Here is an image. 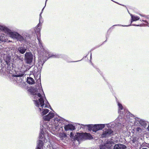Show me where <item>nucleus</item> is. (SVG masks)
Here are the masks:
<instances>
[{
    "label": "nucleus",
    "instance_id": "33",
    "mask_svg": "<svg viewBox=\"0 0 149 149\" xmlns=\"http://www.w3.org/2000/svg\"><path fill=\"white\" fill-rule=\"evenodd\" d=\"M38 30V31L39 32V33L40 31V29H39L38 28V29H37V30Z\"/></svg>",
    "mask_w": 149,
    "mask_h": 149
},
{
    "label": "nucleus",
    "instance_id": "14",
    "mask_svg": "<svg viewBox=\"0 0 149 149\" xmlns=\"http://www.w3.org/2000/svg\"><path fill=\"white\" fill-rule=\"evenodd\" d=\"M18 34V33H17L11 32V33H9V35L12 38L16 39Z\"/></svg>",
    "mask_w": 149,
    "mask_h": 149
},
{
    "label": "nucleus",
    "instance_id": "36",
    "mask_svg": "<svg viewBox=\"0 0 149 149\" xmlns=\"http://www.w3.org/2000/svg\"><path fill=\"white\" fill-rule=\"evenodd\" d=\"M142 149H147L146 148H143Z\"/></svg>",
    "mask_w": 149,
    "mask_h": 149
},
{
    "label": "nucleus",
    "instance_id": "26",
    "mask_svg": "<svg viewBox=\"0 0 149 149\" xmlns=\"http://www.w3.org/2000/svg\"><path fill=\"white\" fill-rule=\"evenodd\" d=\"M143 146L148 147L149 148V144L145 143L144 144H142Z\"/></svg>",
    "mask_w": 149,
    "mask_h": 149
},
{
    "label": "nucleus",
    "instance_id": "25",
    "mask_svg": "<svg viewBox=\"0 0 149 149\" xmlns=\"http://www.w3.org/2000/svg\"><path fill=\"white\" fill-rule=\"evenodd\" d=\"M118 106L119 107V109L120 110H122L123 109V107L122 106V105L120 103H118Z\"/></svg>",
    "mask_w": 149,
    "mask_h": 149
},
{
    "label": "nucleus",
    "instance_id": "24",
    "mask_svg": "<svg viewBox=\"0 0 149 149\" xmlns=\"http://www.w3.org/2000/svg\"><path fill=\"white\" fill-rule=\"evenodd\" d=\"M141 129L139 127H137L136 128V132L139 133V132H141Z\"/></svg>",
    "mask_w": 149,
    "mask_h": 149
},
{
    "label": "nucleus",
    "instance_id": "31",
    "mask_svg": "<svg viewBox=\"0 0 149 149\" xmlns=\"http://www.w3.org/2000/svg\"><path fill=\"white\" fill-rule=\"evenodd\" d=\"M62 136H63V137H64V138L66 137L67 136L66 135L65 133H63V134H62Z\"/></svg>",
    "mask_w": 149,
    "mask_h": 149
},
{
    "label": "nucleus",
    "instance_id": "38",
    "mask_svg": "<svg viewBox=\"0 0 149 149\" xmlns=\"http://www.w3.org/2000/svg\"><path fill=\"white\" fill-rule=\"evenodd\" d=\"M39 25V24H38L37 25V26H38V25Z\"/></svg>",
    "mask_w": 149,
    "mask_h": 149
},
{
    "label": "nucleus",
    "instance_id": "28",
    "mask_svg": "<svg viewBox=\"0 0 149 149\" xmlns=\"http://www.w3.org/2000/svg\"><path fill=\"white\" fill-rule=\"evenodd\" d=\"M5 26H0V30L3 31L4 30Z\"/></svg>",
    "mask_w": 149,
    "mask_h": 149
},
{
    "label": "nucleus",
    "instance_id": "23",
    "mask_svg": "<svg viewBox=\"0 0 149 149\" xmlns=\"http://www.w3.org/2000/svg\"><path fill=\"white\" fill-rule=\"evenodd\" d=\"M24 73H22V74H19L18 75L13 74V76L15 77H22L24 76Z\"/></svg>",
    "mask_w": 149,
    "mask_h": 149
},
{
    "label": "nucleus",
    "instance_id": "35",
    "mask_svg": "<svg viewBox=\"0 0 149 149\" xmlns=\"http://www.w3.org/2000/svg\"><path fill=\"white\" fill-rule=\"evenodd\" d=\"M148 130L149 131V126H148Z\"/></svg>",
    "mask_w": 149,
    "mask_h": 149
},
{
    "label": "nucleus",
    "instance_id": "13",
    "mask_svg": "<svg viewBox=\"0 0 149 149\" xmlns=\"http://www.w3.org/2000/svg\"><path fill=\"white\" fill-rule=\"evenodd\" d=\"M43 146V141L41 140H39L36 149H42Z\"/></svg>",
    "mask_w": 149,
    "mask_h": 149
},
{
    "label": "nucleus",
    "instance_id": "21",
    "mask_svg": "<svg viewBox=\"0 0 149 149\" xmlns=\"http://www.w3.org/2000/svg\"><path fill=\"white\" fill-rule=\"evenodd\" d=\"M49 110L47 109H43V110L41 114L43 116L45 115L47 113L49 112Z\"/></svg>",
    "mask_w": 149,
    "mask_h": 149
},
{
    "label": "nucleus",
    "instance_id": "5",
    "mask_svg": "<svg viewBox=\"0 0 149 149\" xmlns=\"http://www.w3.org/2000/svg\"><path fill=\"white\" fill-rule=\"evenodd\" d=\"M54 116V113L49 112L47 115L43 117L44 120L45 121H49Z\"/></svg>",
    "mask_w": 149,
    "mask_h": 149
},
{
    "label": "nucleus",
    "instance_id": "37",
    "mask_svg": "<svg viewBox=\"0 0 149 149\" xmlns=\"http://www.w3.org/2000/svg\"><path fill=\"white\" fill-rule=\"evenodd\" d=\"M17 82L18 81H17V80H15Z\"/></svg>",
    "mask_w": 149,
    "mask_h": 149
},
{
    "label": "nucleus",
    "instance_id": "1",
    "mask_svg": "<svg viewBox=\"0 0 149 149\" xmlns=\"http://www.w3.org/2000/svg\"><path fill=\"white\" fill-rule=\"evenodd\" d=\"M86 126L89 130H92L95 132L99 130H102L105 127V125L103 124H96L94 125H88Z\"/></svg>",
    "mask_w": 149,
    "mask_h": 149
},
{
    "label": "nucleus",
    "instance_id": "40",
    "mask_svg": "<svg viewBox=\"0 0 149 149\" xmlns=\"http://www.w3.org/2000/svg\"><path fill=\"white\" fill-rule=\"evenodd\" d=\"M47 107L46 106V105H45V107Z\"/></svg>",
    "mask_w": 149,
    "mask_h": 149
},
{
    "label": "nucleus",
    "instance_id": "30",
    "mask_svg": "<svg viewBox=\"0 0 149 149\" xmlns=\"http://www.w3.org/2000/svg\"><path fill=\"white\" fill-rule=\"evenodd\" d=\"M70 137L71 138H73L74 137V134H73L72 132H71L70 133Z\"/></svg>",
    "mask_w": 149,
    "mask_h": 149
},
{
    "label": "nucleus",
    "instance_id": "6",
    "mask_svg": "<svg viewBox=\"0 0 149 149\" xmlns=\"http://www.w3.org/2000/svg\"><path fill=\"white\" fill-rule=\"evenodd\" d=\"M38 97H40L38 99V100L40 103V106L42 107L44 106L45 104L44 101L41 95L39 93H37V95Z\"/></svg>",
    "mask_w": 149,
    "mask_h": 149
},
{
    "label": "nucleus",
    "instance_id": "39",
    "mask_svg": "<svg viewBox=\"0 0 149 149\" xmlns=\"http://www.w3.org/2000/svg\"><path fill=\"white\" fill-rule=\"evenodd\" d=\"M47 0H46V2H45V4H46V2Z\"/></svg>",
    "mask_w": 149,
    "mask_h": 149
},
{
    "label": "nucleus",
    "instance_id": "27",
    "mask_svg": "<svg viewBox=\"0 0 149 149\" xmlns=\"http://www.w3.org/2000/svg\"><path fill=\"white\" fill-rule=\"evenodd\" d=\"M32 94L34 95H37V90H36L35 91L32 92Z\"/></svg>",
    "mask_w": 149,
    "mask_h": 149
},
{
    "label": "nucleus",
    "instance_id": "15",
    "mask_svg": "<svg viewBox=\"0 0 149 149\" xmlns=\"http://www.w3.org/2000/svg\"><path fill=\"white\" fill-rule=\"evenodd\" d=\"M34 99H36V100H34L33 101L34 102L36 106L38 107H39L40 104V102H39V100L38 101L37 100L38 99V97L37 96H34Z\"/></svg>",
    "mask_w": 149,
    "mask_h": 149
},
{
    "label": "nucleus",
    "instance_id": "17",
    "mask_svg": "<svg viewBox=\"0 0 149 149\" xmlns=\"http://www.w3.org/2000/svg\"><path fill=\"white\" fill-rule=\"evenodd\" d=\"M84 139H91L92 137L91 135L87 133H84Z\"/></svg>",
    "mask_w": 149,
    "mask_h": 149
},
{
    "label": "nucleus",
    "instance_id": "19",
    "mask_svg": "<svg viewBox=\"0 0 149 149\" xmlns=\"http://www.w3.org/2000/svg\"><path fill=\"white\" fill-rule=\"evenodd\" d=\"M3 31L9 35V33L11 32V30L7 27L5 26Z\"/></svg>",
    "mask_w": 149,
    "mask_h": 149
},
{
    "label": "nucleus",
    "instance_id": "20",
    "mask_svg": "<svg viewBox=\"0 0 149 149\" xmlns=\"http://www.w3.org/2000/svg\"><path fill=\"white\" fill-rule=\"evenodd\" d=\"M44 132L42 131H41V132H40L39 134V139L40 140H41L42 139L43 137L44 136Z\"/></svg>",
    "mask_w": 149,
    "mask_h": 149
},
{
    "label": "nucleus",
    "instance_id": "7",
    "mask_svg": "<svg viewBox=\"0 0 149 149\" xmlns=\"http://www.w3.org/2000/svg\"><path fill=\"white\" fill-rule=\"evenodd\" d=\"M65 131L73 130L75 129V127L72 124H69L65 125L64 127Z\"/></svg>",
    "mask_w": 149,
    "mask_h": 149
},
{
    "label": "nucleus",
    "instance_id": "10",
    "mask_svg": "<svg viewBox=\"0 0 149 149\" xmlns=\"http://www.w3.org/2000/svg\"><path fill=\"white\" fill-rule=\"evenodd\" d=\"M18 50L19 53L23 54L26 52V49L24 47H19Z\"/></svg>",
    "mask_w": 149,
    "mask_h": 149
},
{
    "label": "nucleus",
    "instance_id": "16",
    "mask_svg": "<svg viewBox=\"0 0 149 149\" xmlns=\"http://www.w3.org/2000/svg\"><path fill=\"white\" fill-rule=\"evenodd\" d=\"M16 39L19 41H22L24 40L23 37L19 33Z\"/></svg>",
    "mask_w": 149,
    "mask_h": 149
},
{
    "label": "nucleus",
    "instance_id": "12",
    "mask_svg": "<svg viewBox=\"0 0 149 149\" xmlns=\"http://www.w3.org/2000/svg\"><path fill=\"white\" fill-rule=\"evenodd\" d=\"M27 82L30 84H33L35 83V81L31 77H27Z\"/></svg>",
    "mask_w": 149,
    "mask_h": 149
},
{
    "label": "nucleus",
    "instance_id": "9",
    "mask_svg": "<svg viewBox=\"0 0 149 149\" xmlns=\"http://www.w3.org/2000/svg\"><path fill=\"white\" fill-rule=\"evenodd\" d=\"M100 149H111V146L108 143H106L104 145H100Z\"/></svg>",
    "mask_w": 149,
    "mask_h": 149
},
{
    "label": "nucleus",
    "instance_id": "11",
    "mask_svg": "<svg viewBox=\"0 0 149 149\" xmlns=\"http://www.w3.org/2000/svg\"><path fill=\"white\" fill-rule=\"evenodd\" d=\"M37 39L38 41V44L40 47H43L42 41L40 38V33L38 36H37Z\"/></svg>",
    "mask_w": 149,
    "mask_h": 149
},
{
    "label": "nucleus",
    "instance_id": "4",
    "mask_svg": "<svg viewBox=\"0 0 149 149\" xmlns=\"http://www.w3.org/2000/svg\"><path fill=\"white\" fill-rule=\"evenodd\" d=\"M113 132V131H112L111 129H108L103 132L101 136L102 137H108V136L112 134Z\"/></svg>",
    "mask_w": 149,
    "mask_h": 149
},
{
    "label": "nucleus",
    "instance_id": "32",
    "mask_svg": "<svg viewBox=\"0 0 149 149\" xmlns=\"http://www.w3.org/2000/svg\"><path fill=\"white\" fill-rule=\"evenodd\" d=\"M132 25L135 26H139V24H132Z\"/></svg>",
    "mask_w": 149,
    "mask_h": 149
},
{
    "label": "nucleus",
    "instance_id": "18",
    "mask_svg": "<svg viewBox=\"0 0 149 149\" xmlns=\"http://www.w3.org/2000/svg\"><path fill=\"white\" fill-rule=\"evenodd\" d=\"M139 17L138 16H132L131 20V24H132V22L137 20H139Z\"/></svg>",
    "mask_w": 149,
    "mask_h": 149
},
{
    "label": "nucleus",
    "instance_id": "34",
    "mask_svg": "<svg viewBox=\"0 0 149 149\" xmlns=\"http://www.w3.org/2000/svg\"><path fill=\"white\" fill-rule=\"evenodd\" d=\"M39 111H40L41 110V109L40 108H39Z\"/></svg>",
    "mask_w": 149,
    "mask_h": 149
},
{
    "label": "nucleus",
    "instance_id": "8",
    "mask_svg": "<svg viewBox=\"0 0 149 149\" xmlns=\"http://www.w3.org/2000/svg\"><path fill=\"white\" fill-rule=\"evenodd\" d=\"M126 148V146L123 144H116L113 147L114 149H125Z\"/></svg>",
    "mask_w": 149,
    "mask_h": 149
},
{
    "label": "nucleus",
    "instance_id": "22",
    "mask_svg": "<svg viewBox=\"0 0 149 149\" xmlns=\"http://www.w3.org/2000/svg\"><path fill=\"white\" fill-rule=\"evenodd\" d=\"M138 138L136 137H134L132 138V139L131 141L132 143H135L137 141Z\"/></svg>",
    "mask_w": 149,
    "mask_h": 149
},
{
    "label": "nucleus",
    "instance_id": "2",
    "mask_svg": "<svg viewBox=\"0 0 149 149\" xmlns=\"http://www.w3.org/2000/svg\"><path fill=\"white\" fill-rule=\"evenodd\" d=\"M25 59L27 64H30L32 62L33 56L31 52H26L25 54Z\"/></svg>",
    "mask_w": 149,
    "mask_h": 149
},
{
    "label": "nucleus",
    "instance_id": "3",
    "mask_svg": "<svg viewBox=\"0 0 149 149\" xmlns=\"http://www.w3.org/2000/svg\"><path fill=\"white\" fill-rule=\"evenodd\" d=\"M84 133H77L75 135L74 137V139L75 140H77L84 139Z\"/></svg>",
    "mask_w": 149,
    "mask_h": 149
},
{
    "label": "nucleus",
    "instance_id": "29",
    "mask_svg": "<svg viewBox=\"0 0 149 149\" xmlns=\"http://www.w3.org/2000/svg\"><path fill=\"white\" fill-rule=\"evenodd\" d=\"M140 123L141 125H144L145 122L142 121H140Z\"/></svg>",
    "mask_w": 149,
    "mask_h": 149
}]
</instances>
